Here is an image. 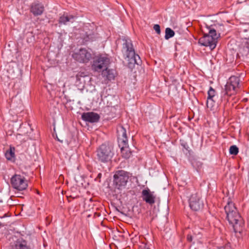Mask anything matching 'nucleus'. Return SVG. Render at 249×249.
Masks as SVG:
<instances>
[{"label": "nucleus", "mask_w": 249, "mask_h": 249, "mask_svg": "<svg viewBox=\"0 0 249 249\" xmlns=\"http://www.w3.org/2000/svg\"><path fill=\"white\" fill-rule=\"evenodd\" d=\"M240 53L243 56L249 58V39L247 41L245 46L241 50Z\"/></svg>", "instance_id": "6ab92c4d"}, {"label": "nucleus", "mask_w": 249, "mask_h": 249, "mask_svg": "<svg viewBox=\"0 0 249 249\" xmlns=\"http://www.w3.org/2000/svg\"><path fill=\"white\" fill-rule=\"evenodd\" d=\"M215 91L212 87H210L208 91L207 98L213 99L215 96Z\"/></svg>", "instance_id": "4be33fe9"}, {"label": "nucleus", "mask_w": 249, "mask_h": 249, "mask_svg": "<svg viewBox=\"0 0 249 249\" xmlns=\"http://www.w3.org/2000/svg\"><path fill=\"white\" fill-rule=\"evenodd\" d=\"M124 41L123 49L126 55L125 59L128 62V67L133 69L135 64L139 65L141 64L140 57L138 54H135L131 40L125 39H124Z\"/></svg>", "instance_id": "f03ea898"}, {"label": "nucleus", "mask_w": 249, "mask_h": 249, "mask_svg": "<svg viewBox=\"0 0 249 249\" xmlns=\"http://www.w3.org/2000/svg\"><path fill=\"white\" fill-rule=\"evenodd\" d=\"M102 75L104 77H106L108 80H111L115 78L116 71L113 69H108L107 67L106 69L103 70Z\"/></svg>", "instance_id": "dca6fc26"}, {"label": "nucleus", "mask_w": 249, "mask_h": 249, "mask_svg": "<svg viewBox=\"0 0 249 249\" xmlns=\"http://www.w3.org/2000/svg\"><path fill=\"white\" fill-rule=\"evenodd\" d=\"M12 186L18 191L25 190L27 187V183L23 177L19 175H15L11 179Z\"/></svg>", "instance_id": "9d476101"}, {"label": "nucleus", "mask_w": 249, "mask_h": 249, "mask_svg": "<svg viewBox=\"0 0 249 249\" xmlns=\"http://www.w3.org/2000/svg\"><path fill=\"white\" fill-rule=\"evenodd\" d=\"M14 151H15V148L14 147L13 148L10 147L9 150H7L6 152V153L5 154V156L7 160H14V159H15Z\"/></svg>", "instance_id": "a211bd4d"}, {"label": "nucleus", "mask_w": 249, "mask_h": 249, "mask_svg": "<svg viewBox=\"0 0 249 249\" xmlns=\"http://www.w3.org/2000/svg\"><path fill=\"white\" fill-rule=\"evenodd\" d=\"M148 249V248H146V249Z\"/></svg>", "instance_id": "cd10ccee"}, {"label": "nucleus", "mask_w": 249, "mask_h": 249, "mask_svg": "<svg viewBox=\"0 0 249 249\" xmlns=\"http://www.w3.org/2000/svg\"><path fill=\"white\" fill-rule=\"evenodd\" d=\"M12 249H30L27 241L22 239H18L13 246Z\"/></svg>", "instance_id": "2eb2a0df"}, {"label": "nucleus", "mask_w": 249, "mask_h": 249, "mask_svg": "<svg viewBox=\"0 0 249 249\" xmlns=\"http://www.w3.org/2000/svg\"><path fill=\"white\" fill-rule=\"evenodd\" d=\"M154 29L158 34L160 33V26L158 24H155L154 26Z\"/></svg>", "instance_id": "b1692460"}, {"label": "nucleus", "mask_w": 249, "mask_h": 249, "mask_svg": "<svg viewBox=\"0 0 249 249\" xmlns=\"http://www.w3.org/2000/svg\"><path fill=\"white\" fill-rule=\"evenodd\" d=\"M74 17L73 16H65L63 15L60 17L59 19V23L61 24H66L67 22H73Z\"/></svg>", "instance_id": "f3484780"}, {"label": "nucleus", "mask_w": 249, "mask_h": 249, "mask_svg": "<svg viewBox=\"0 0 249 249\" xmlns=\"http://www.w3.org/2000/svg\"><path fill=\"white\" fill-rule=\"evenodd\" d=\"M230 153L231 155H236L239 152L238 148L236 145H232L230 148Z\"/></svg>", "instance_id": "412c9836"}, {"label": "nucleus", "mask_w": 249, "mask_h": 249, "mask_svg": "<svg viewBox=\"0 0 249 249\" xmlns=\"http://www.w3.org/2000/svg\"><path fill=\"white\" fill-rule=\"evenodd\" d=\"M119 146L121 147L122 156L128 159L131 155V151L127 144L126 131L123 126H119L117 129Z\"/></svg>", "instance_id": "7ed1b4c3"}, {"label": "nucleus", "mask_w": 249, "mask_h": 249, "mask_svg": "<svg viewBox=\"0 0 249 249\" xmlns=\"http://www.w3.org/2000/svg\"><path fill=\"white\" fill-rule=\"evenodd\" d=\"M215 103V101L213 99L211 98H207V107L208 108H210L211 109H212V108L213 107Z\"/></svg>", "instance_id": "5701e85b"}, {"label": "nucleus", "mask_w": 249, "mask_h": 249, "mask_svg": "<svg viewBox=\"0 0 249 249\" xmlns=\"http://www.w3.org/2000/svg\"><path fill=\"white\" fill-rule=\"evenodd\" d=\"M110 63L109 59L105 56H100L96 58L92 64L93 69L97 71L106 69Z\"/></svg>", "instance_id": "6e6552de"}, {"label": "nucleus", "mask_w": 249, "mask_h": 249, "mask_svg": "<svg viewBox=\"0 0 249 249\" xmlns=\"http://www.w3.org/2000/svg\"><path fill=\"white\" fill-rule=\"evenodd\" d=\"M114 183L119 189L124 187L126 184L128 179V176L127 173L124 171H118L114 175Z\"/></svg>", "instance_id": "1a4fd4ad"}, {"label": "nucleus", "mask_w": 249, "mask_h": 249, "mask_svg": "<svg viewBox=\"0 0 249 249\" xmlns=\"http://www.w3.org/2000/svg\"><path fill=\"white\" fill-rule=\"evenodd\" d=\"M142 197L144 201L150 205H152L155 202L156 196L154 192H151L149 189H144L142 191Z\"/></svg>", "instance_id": "f8f14e48"}, {"label": "nucleus", "mask_w": 249, "mask_h": 249, "mask_svg": "<svg viewBox=\"0 0 249 249\" xmlns=\"http://www.w3.org/2000/svg\"><path fill=\"white\" fill-rule=\"evenodd\" d=\"M101 176H102V174L101 173H99L96 178V180H97L98 178H101Z\"/></svg>", "instance_id": "a878e982"}, {"label": "nucleus", "mask_w": 249, "mask_h": 249, "mask_svg": "<svg viewBox=\"0 0 249 249\" xmlns=\"http://www.w3.org/2000/svg\"><path fill=\"white\" fill-rule=\"evenodd\" d=\"M44 10V6L38 2H35L31 5L30 11L35 16L41 15Z\"/></svg>", "instance_id": "4468645a"}, {"label": "nucleus", "mask_w": 249, "mask_h": 249, "mask_svg": "<svg viewBox=\"0 0 249 249\" xmlns=\"http://www.w3.org/2000/svg\"><path fill=\"white\" fill-rule=\"evenodd\" d=\"M175 35L174 31L170 28H167L165 29V38L168 39L169 38L172 37Z\"/></svg>", "instance_id": "aec40b11"}, {"label": "nucleus", "mask_w": 249, "mask_h": 249, "mask_svg": "<svg viewBox=\"0 0 249 249\" xmlns=\"http://www.w3.org/2000/svg\"><path fill=\"white\" fill-rule=\"evenodd\" d=\"M187 239L188 241L192 242L193 240V236L191 235H188Z\"/></svg>", "instance_id": "393cba45"}, {"label": "nucleus", "mask_w": 249, "mask_h": 249, "mask_svg": "<svg viewBox=\"0 0 249 249\" xmlns=\"http://www.w3.org/2000/svg\"><path fill=\"white\" fill-rule=\"evenodd\" d=\"M81 118L82 120L89 123H96L98 122L100 116L96 113L93 112L83 113Z\"/></svg>", "instance_id": "ddd939ff"}, {"label": "nucleus", "mask_w": 249, "mask_h": 249, "mask_svg": "<svg viewBox=\"0 0 249 249\" xmlns=\"http://www.w3.org/2000/svg\"><path fill=\"white\" fill-rule=\"evenodd\" d=\"M220 35L216 33V30L212 28H210L208 34H205L198 41V43L206 47H209L211 50H213L217 43V39Z\"/></svg>", "instance_id": "20e7f679"}, {"label": "nucleus", "mask_w": 249, "mask_h": 249, "mask_svg": "<svg viewBox=\"0 0 249 249\" xmlns=\"http://www.w3.org/2000/svg\"><path fill=\"white\" fill-rule=\"evenodd\" d=\"M72 57L79 62L87 63L92 58L91 50L86 48H81L78 51L73 53Z\"/></svg>", "instance_id": "0eeeda50"}, {"label": "nucleus", "mask_w": 249, "mask_h": 249, "mask_svg": "<svg viewBox=\"0 0 249 249\" xmlns=\"http://www.w3.org/2000/svg\"><path fill=\"white\" fill-rule=\"evenodd\" d=\"M189 205L191 209L195 211L201 210L204 206L203 200L198 193L192 194L189 199Z\"/></svg>", "instance_id": "9b49d317"}, {"label": "nucleus", "mask_w": 249, "mask_h": 249, "mask_svg": "<svg viewBox=\"0 0 249 249\" xmlns=\"http://www.w3.org/2000/svg\"><path fill=\"white\" fill-rule=\"evenodd\" d=\"M57 139H58V141H60V142H63V141L60 140L58 138H57Z\"/></svg>", "instance_id": "bb28decb"}, {"label": "nucleus", "mask_w": 249, "mask_h": 249, "mask_svg": "<svg viewBox=\"0 0 249 249\" xmlns=\"http://www.w3.org/2000/svg\"><path fill=\"white\" fill-rule=\"evenodd\" d=\"M240 79L239 77L231 76L225 86V94L230 96L235 94L240 88Z\"/></svg>", "instance_id": "423d86ee"}, {"label": "nucleus", "mask_w": 249, "mask_h": 249, "mask_svg": "<svg viewBox=\"0 0 249 249\" xmlns=\"http://www.w3.org/2000/svg\"><path fill=\"white\" fill-rule=\"evenodd\" d=\"M97 160L99 162L107 163L111 161L113 155V147L111 145L103 144L96 151Z\"/></svg>", "instance_id": "39448f33"}, {"label": "nucleus", "mask_w": 249, "mask_h": 249, "mask_svg": "<svg viewBox=\"0 0 249 249\" xmlns=\"http://www.w3.org/2000/svg\"><path fill=\"white\" fill-rule=\"evenodd\" d=\"M224 209L227 220L232 227L235 233H241L244 229V222L234 204L231 201H228Z\"/></svg>", "instance_id": "f257e3e1"}]
</instances>
